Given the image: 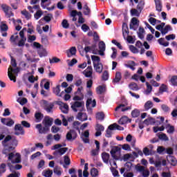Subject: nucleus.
I'll list each match as a JSON object with an SVG mask.
<instances>
[{"label":"nucleus","instance_id":"0e129e2a","mask_svg":"<svg viewBox=\"0 0 177 177\" xmlns=\"http://www.w3.org/2000/svg\"><path fill=\"white\" fill-rule=\"evenodd\" d=\"M26 41H27V39H21L18 42V46H24Z\"/></svg>","mask_w":177,"mask_h":177},{"label":"nucleus","instance_id":"338daca9","mask_svg":"<svg viewBox=\"0 0 177 177\" xmlns=\"http://www.w3.org/2000/svg\"><path fill=\"white\" fill-rule=\"evenodd\" d=\"M143 153H144L145 156H150V154H151L150 149H149V148H147V147H145L143 149Z\"/></svg>","mask_w":177,"mask_h":177},{"label":"nucleus","instance_id":"58836bf2","mask_svg":"<svg viewBox=\"0 0 177 177\" xmlns=\"http://www.w3.org/2000/svg\"><path fill=\"white\" fill-rule=\"evenodd\" d=\"M52 19H53V15H52V14H48L47 15L44 17V20L46 23H49V21H50V20H52Z\"/></svg>","mask_w":177,"mask_h":177},{"label":"nucleus","instance_id":"49530a36","mask_svg":"<svg viewBox=\"0 0 177 177\" xmlns=\"http://www.w3.org/2000/svg\"><path fill=\"white\" fill-rule=\"evenodd\" d=\"M102 78L103 81H107L109 80V71H104L102 73Z\"/></svg>","mask_w":177,"mask_h":177},{"label":"nucleus","instance_id":"bb28decb","mask_svg":"<svg viewBox=\"0 0 177 177\" xmlns=\"http://www.w3.org/2000/svg\"><path fill=\"white\" fill-rule=\"evenodd\" d=\"M165 41V39L164 37H161L158 40V42L160 45H162V46H165V47L169 46V42L168 41L164 42Z\"/></svg>","mask_w":177,"mask_h":177},{"label":"nucleus","instance_id":"4468645a","mask_svg":"<svg viewBox=\"0 0 177 177\" xmlns=\"http://www.w3.org/2000/svg\"><path fill=\"white\" fill-rule=\"evenodd\" d=\"M133 26H137V27H139V21L136 19V17H133L131 21L130 24V29L131 30H136L135 28H133Z\"/></svg>","mask_w":177,"mask_h":177},{"label":"nucleus","instance_id":"2eb2a0df","mask_svg":"<svg viewBox=\"0 0 177 177\" xmlns=\"http://www.w3.org/2000/svg\"><path fill=\"white\" fill-rule=\"evenodd\" d=\"M172 26L171 25H166L165 28H163L161 30L162 35H166V34H168L169 31H172Z\"/></svg>","mask_w":177,"mask_h":177},{"label":"nucleus","instance_id":"052dcab7","mask_svg":"<svg viewBox=\"0 0 177 177\" xmlns=\"http://www.w3.org/2000/svg\"><path fill=\"white\" fill-rule=\"evenodd\" d=\"M122 150H126L127 151H130L131 150V146L129 145V144H124L122 146Z\"/></svg>","mask_w":177,"mask_h":177},{"label":"nucleus","instance_id":"aec40b11","mask_svg":"<svg viewBox=\"0 0 177 177\" xmlns=\"http://www.w3.org/2000/svg\"><path fill=\"white\" fill-rule=\"evenodd\" d=\"M156 9L158 12L162 11V4L161 3V0H154Z\"/></svg>","mask_w":177,"mask_h":177},{"label":"nucleus","instance_id":"a18cd8bd","mask_svg":"<svg viewBox=\"0 0 177 177\" xmlns=\"http://www.w3.org/2000/svg\"><path fill=\"white\" fill-rule=\"evenodd\" d=\"M68 150V147H64V148H60L58 149L57 153L60 154V156H63L66 152H67Z\"/></svg>","mask_w":177,"mask_h":177},{"label":"nucleus","instance_id":"a19ab883","mask_svg":"<svg viewBox=\"0 0 177 177\" xmlns=\"http://www.w3.org/2000/svg\"><path fill=\"white\" fill-rule=\"evenodd\" d=\"M91 175L93 177H96L99 175V171H97V169L96 168H93L91 170Z\"/></svg>","mask_w":177,"mask_h":177},{"label":"nucleus","instance_id":"864d4df0","mask_svg":"<svg viewBox=\"0 0 177 177\" xmlns=\"http://www.w3.org/2000/svg\"><path fill=\"white\" fill-rule=\"evenodd\" d=\"M64 161L65 165H70V164H71V161L70 160V157H68V156H64Z\"/></svg>","mask_w":177,"mask_h":177},{"label":"nucleus","instance_id":"a211bd4d","mask_svg":"<svg viewBox=\"0 0 177 177\" xmlns=\"http://www.w3.org/2000/svg\"><path fill=\"white\" fill-rule=\"evenodd\" d=\"M131 122V120L128 118L127 116H122L118 121V124H120V125H125V124H127V122Z\"/></svg>","mask_w":177,"mask_h":177},{"label":"nucleus","instance_id":"c03bdc74","mask_svg":"<svg viewBox=\"0 0 177 177\" xmlns=\"http://www.w3.org/2000/svg\"><path fill=\"white\" fill-rule=\"evenodd\" d=\"M8 75L10 81L16 82V77L13 75V73H12V72L8 71Z\"/></svg>","mask_w":177,"mask_h":177},{"label":"nucleus","instance_id":"9d476101","mask_svg":"<svg viewBox=\"0 0 177 177\" xmlns=\"http://www.w3.org/2000/svg\"><path fill=\"white\" fill-rule=\"evenodd\" d=\"M122 79V75L121 72H116L115 75V78L112 80V83L113 85H117V84H120V81Z\"/></svg>","mask_w":177,"mask_h":177},{"label":"nucleus","instance_id":"9b49d317","mask_svg":"<svg viewBox=\"0 0 177 177\" xmlns=\"http://www.w3.org/2000/svg\"><path fill=\"white\" fill-rule=\"evenodd\" d=\"M43 124L44 125H46V127H48L49 128H50V127H52V124H53V118L49 116H46L43 120Z\"/></svg>","mask_w":177,"mask_h":177},{"label":"nucleus","instance_id":"c756f323","mask_svg":"<svg viewBox=\"0 0 177 177\" xmlns=\"http://www.w3.org/2000/svg\"><path fill=\"white\" fill-rule=\"evenodd\" d=\"M145 111H147L148 110H150L151 107H153V102L150 100L147 101L145 105H144Z\"/></svg>","mask_w":177,"mask_h":177},{"label":"nucleus","instance_id":"6e6d98bb","mask_svg":"<svg viewBox=\"0 0 177 177\" xmlns=\"http://www.w3.org/2000/svg\"><path fill=\"white\" fill-rule=\"evenodd\" d=\"M146 85H147L146 92L147 93H151V91L153 89V87L151 86V85H150V84L148 82H146Z\"/></svg>","mask_w":177,"mask_h":177},{"label":"nucleus","instance_id":"423d86ee","mask_svg":"<svg viewBox=\"0 0 177 177\" xmlns=\"http://www.w3.org/2000/svg\"><path fill=\"white\" fill-rule=\"evenodd\" d=\"M80 111H84V102H78L75 101L72 105H71V109L75 111V113H77L78 111V109H80Z\"/></svg>","mask_w":177,"mask_h":177},{"label":"nucleus","instance_id":"e2e57ef3","mask_svg":"<svg viewBox=\"0 0 177 177\" xmlns=\"http://www.w3.org/2000/svg\"><path fill=\"white\" fill-rule=\"evenodd\" d=\"M54 93L57 95L59 96L60 94V85H57L55 88L54 89Z\"/></svg>","mask_w":177,"mask_h":177},{"label":"nucleus","instance_id":"ea45409f","mask_svg":"<svg viewBox=\"0 0 177 177\" xmlns=\"http://www.w3.org/2000/svg\"><path fill=\"white\" fill-rule=\"evenodd\" d=\"M170 82L171 85H173V86H177V76L176 75L172 76L170 80Z\"/></svg>","mask_w":177,"mask_h":177},{"label":"nucleus","instance_id":"412c9836","mask_svg":"<svg viewBox=\"0 0 177 177\" xmlns=\"http://www.w3.org/2000/svg\"><path fill=\"white\" fill-rule=\"evenodd\" d=\"M35 118L37 122H41V121H42V118H44V114L41 112H36L35 113Z\"/></svg>","mask_w":177,"mask_h":177},{"label":"nucleus","instance_id":"0eeeda50","mask_svg":"<svg viewBox=\"0 0 177 177\" xmlns=\"http://www.w3.org/2000/svg\"><path fill=\"white\" fill-rule=\"evenodd\" d=\"M36 129H38L39 133H48L50 131V127L46 125H44V127H42V124H37Z\"/></svg>","mask_w":177,"mask_h":177},{"label":"nucleus","instance_id":"09e8293b","mask_svg":"<svg viewBox=\"0 0 177 177\" xmlns=\"http://www.w3.org/2000/svg\"><path fill=\"white\" fill-rule=\"evenodd\" d=\"M11 61H10V64L11 67L16 68L17 67V62H16V59H15L13 57H10Z\"/></svg>","mask_w":177,"mask_h":177},{"label":"nucleus","instance_id":"8fccbe9b","mask_svg":"<svg viewBox=\"0 0 177 177\" xmlns=\"http://www.w3.org/2000/svg\"><path fill=\"white\" fill-rule=\"evenodd\" d=\"M49 62L50 64H52L53 63H59V62H61V59L59 58H57V57H53L52 59H49Z\"/></svg>","mask_w":177,"mask_h":177},{"label":"nucleus","instance_id":"5fc2aeb1","mask_svg":"<svg viewBox=\"0 0 177 177\" xmlns=\"http://www.w3.org/2000/svg\"><path fill=\"white\" fill-rule=\"evenodd\" d=\"M62 26L63 28H68L70 27V24H68V21L67 19H64L62 22Z\"/></svg>","mask_w":177,"mask_h":177},{"label":"nucleus","instance_id":"79ce46f5","mask_svg":"<svg viewBox=\"0 0 177 177\" xmlns=\"http://www.w3.org/2000/svg\"><path fill=\"white\" fill-rule=\"evenodd\" d=\"M17 156H18L15 160H11V162L12 164H20L21 162V159L20 157V154L16 153Z\"/></svg>","mask_w":177,"mask_h":177},{"label":"nucleus","instance_id":"c9c22d12","mask_svg":"<svg viewBox=\"0 0 177 177\" xmlns=\"http://www.w3.org/2000/svg\"><path fill=\"white\" fill-rule=\"evenodd\" d=\"M139 115H140V111L138 109H136L131 111V116L133 118H137Z\"/></svg>","mask_w":177,"mask_h":177},{"label":"nucleus","instance_id":"f03ea898","mask_svg":"<svg viewBox=\"0 0 177 177\" xmlns=\"http://www.w3.org/2000/svg\"><path fill=\"white\" fill-rule=\"evenodd\" d=\"M21 125H23L24 128H30L31 127V124L26 120L21 121V124H15V131H19L15 132V135L17 136H19V135H24L25 133L24 129L21 127Z\"/></svg>","mask_w":177,"mask_h":177},{"label":"nucleus","instance_id":"69168bd1","mask_svg":"<svg viewBox=\"0 0 177 177\" xmlns=\"http://www.w3.org/2000/svg\"><path fill=\"white\" fill-rule=\"evenodd\" d=\"M91 59L93 62H97V63H100V57L96 55H92Z\"/></svg>","mask_w":177,"mask_h":177},{"label":"nucleus","instance_id":"f3484780","mask_svg":"<svg viewBox=\"0 0 177 177\" xmlns=\"http://www.w3.org/2000/svg\"><path fill=\"white\" fill-rule=\"evenodd\" d=\"M102 161L105 164H109V160H110V154L106 152H102Z\"/></svg>","mask_w":177,"mask_h":177},{"label":"nucleus","instance_id":"de8ad7c7","mask_svg":"<svg viewBox=\"0 0 177 177\" xmlns=\"http://www.w3.org/2000/svg\"><path fill=\"white\" fill-rule=\"evenodd\" d=\"M129 50L132 53H139V50L133 45L129 46Z\"/></svg>","mask_w":177,"mask_h":177},{"label":"nucleus","instance_id":"3c124183","mask_svg":"<svg viewBox=\"0 0 177 177\" xmlns=\"http://www.w3.org/2000/svg\"><path fill=\"white\" fill-rule=\"evenodd\" d=\"M52 175H53V171L50 169H48L44 171V174L43 176L45 177H52Z\"/></svg>","mask_w":177,"mask_h":177},{"label":"nucleus","instance_id":"4d7b16f0","mask_svg":"<svg viewBox=\"0 0 177 177\" xmlns=\"http://www.w3.org/2000/svg\"><path fill=\"white\" fill-rule=\"evenodd\" d=\"M126 170L128 171H131V168H132V162H127L125 163L124 165Z\"/></svg>","mask_w":177,"mask_h":177},{"label":"nucleus","instance_id":"2f4dec72","mask_svg":"<svg viewBox=\"0 0 177 177\" xmlns=\"http://www.w3.org/2000/svg\"><path fill=\"white\" fill-rule=\"evenodd\" d=\"M160 93H164V92H168V86L162 84L159 88Z\"/></svg>","mask_w":177,"mask_h":177},{"label":"nucleus","instance_id":"dca6fc26","mask_svg":"<svg viewBox=\"0 0 177 177\" xmlns=\"http://www.w3.org/2000/svg\"><path fill=\"white\" fill-rule=\"evenodd\" d=\"M122 35L124 38H125V34L128 35L129 34V29L128 28V24L125 22H124L122 25Z\"/></svg>","mask_w":177,"mask_h":177},{"label":"nucleus","instance_id":"72a5a7b5","mask_svg":"<svg viewBox=\"0 0 177 177\" xmlns=\"http://www.w3.org/2000/svg\"><path fill=\"white\" fill-rule=\"evenodd\" d=\"M21 15L26 17L27 20H30L31 19V14L28 12L26 10H24L21 12Z\"/></svg>","mask_w":177,"mask_h":177},{"label":"nucleus","instance_id":"774afa93","mask_svg":"<svg viewBox=\"0 0 177 177\" xmlns=\"http://www.w3.org/2000/svg\"><path fill=\"white\" fill-rule=\"evenodd\" d=\"M111 172L113 176H120V174H118V170L115 169V168L111 167Z\"/></svg>","mask_w":177,"mask_h":177},{"label":"nucleus","instance_id":"39448f33","mask_svg":"<svg viewBox=\"0 0 177 177\" xmlns=\"http://www.w3.org/2000/svg\"><path fill=\"white\" fill-rule=\"evenodd\" d=\"M1 8L8 17H13V16H15V14L12 12V8H10V6L6 4H2Z\"/></svg>","mask_w":177,"mask_h":177},{"label":"nucleus","instance_id":"f257e3e1","mask_svg":"<svg viewBox=\"0 0 177 177\" xmlns=\"http://www.w3.org/2000/svg\"><path fill=\"white\" fill-rule=\"evenodd\" d=\"M2 145L7 147L3 151V154H6V151H13L17 147L18 141L16 138H12V136L8 135L2 141Z\"/></svg>","mask_w":177,"mask_h":177},{"label":"nucleus","instance_id":"b1692460","mask_svg":"<svg viewBox=\"0 0 177 177\" xmlns=\"http://www.w3.org/2000/svg\"><path fill=\"white\" fill-rule=\"evenodd\" d=\"M8 71H10V73H13V74H16V75H17L19 74V73H20V67H16V68H12V66H10L8 69Z\"/></svg>","mask_w":177,"mask_h":177},{"label":"nucleus","instance_id":"13d9d810","mask_svg":"<svg viewBox=\"0 0 177 177\" xmlns=\"http://www.w3.org/2000/svg\"><path fill=\"white\" fill-rule=\"evenodd\" d=\"M175 38H176L175 34L169 35L165 37V39H167V41H171V39L174 40Z\"/></svg>","mask_w":177,"mask_h":177},{"label":"nucleus","instance_id":"f8f14e48","mask_svg":"<svg viewBox=\"0 0 177 177\" xmlns=\"http://www.w3.org/2000/svg\"><path fill=\"white\" fill-rule=\"evenodd\" d=\"M94 66V70L96 71V73H98L99 74H102L103 73V64L100 62L93 63Z\"/></svg>","mask_w":177,"mask_h":177},{"label":"nucleus","instance_id":"cd10ccee","mask_svg":"<svg viewBox=\"0 0 177 177\" xmlns=\"http://www.w3.org/2000/svg\"><path fill=\"white\" fill-rule=\"evenodd\" d=\"M129 89H131V91H139V86H138V84L135 82H131L129 84Z\"/></svg>","mask_w":177,"mask_h":177},{"label":"nucleus","instance_id":"4be33fe9","mask_svg":"<svg viewBox=\"0 0 177 177\" xmlns=\"http://www.w3.org/2000/svg\"><path fill=\"white\" fill-rule=\"evenodd\" d=\"M156 136H158V139H160V140H164L165 142H167L168 140H169V139L168 138V136H167V134L165 133H157Z\"/></svg>","mask_w":177,"mask_h":177},{"label":"nucleus","instance_id":"473e14b6","mask_svg":"<svg viewBox=\"0 0 177 177\" xmlns=\"http://www.w3.org/2000/svg\"><path fill=\"white\" fill-rule=\"evenodd\" d=\"M144 8H145V1L141 0V1H140V2L138 3V4L137 6V9H138V10H139V12H142V10H143Z\"/></svg>","mask_w":177,"mask_h":177},{"label":"nucleus","instance_id":"680f3d73","mask_svg":"<svg viewBox=\"0 0 177 177\" xmlns=\"http://www.w3.org/2000/svg\"><path fill=\"white\" fill-rule=\"evenodd\" d=\"M69 52L72 56H74L77 53V48L73 46L70 48Z\"/></svg>","mask_w":177,"mask_h":177},{"label":"nucleus","instance_id":"ddd939ff","mask_svg":"<svg viewBox=\"0 0 177 177\" xmlns=\"http://www.w3.org/2000/svg\"><path fill=\"white\" fill-rule=\"evenodd\" d=\"M167 161H168V162H171V164L175 167L176 165V158L174 157V156H171V155H168L167 157Z\"/></svg>","mask_w":177,"mask_h":177},{"label":"nucleus","instance_id":"7ed1b4c3","mask_svg":"<svg viewBox=\"0 0 177 177\" xmlns=\"http://www.w3.org/2000/svg\"><path fill=\"white\" fill-rule=\"evenodd\" d=\"M110 153L113 160L118 161L121 158V148L115 146L111 149Z\"/></svg>","mask_w":177,"mask_h":177},{"label":"nucleus","instance_id":"4c0bfd02","mask_svg":"<svg viewBox=\"0 0 177 177\" xmlns=\"http://www.w3.org/2000/svg\"><path fill=\"white\" fill-rule=\"evenodd\" d=\"M6 172V164L1 163L0 165V176L2 175V174H5Z\"/></svg>","mask_w":177,"mask_h":177},{"label":"nucleus","instance_id":"6ab92c4d","mask_svg":"<svg viewBox=\"0 0 177 177\" xmlns=\"http://www.w3.org/2000/svg\"><path fill=\"white\" fill-rule=\"evenodd\" d=\"M77 120L80 121H86L88 120V115H86V113L80 112L77 113Z\"/></svg>","mask_w":177,"mask_h":177},{"label":"nucleus","instance_id":"c85d7f7f","mask_svg":"<svg viewBox=\"0 0 177 177\" xmlns=\"http://www.w3.org/2000/svg\"><path fill=\"white\" fill-rule=\"evenodd\" d=\"M59 109L64 114H67L68 113V105L67 104H64L63 106L59 107Z\"/></svg>","mask_w":177,"mask_h":177},{"label":"nucleus","instance_id":"bf43d9fd","mask_svg":"<svg viewBox=\"0 0 177 177\" xmlns=\"http://www.w3.org/2000/svg\"><path fill=\"white\" fill-rule=\"evenodd\" d=\"M54 174H55L58 176H60V175H62V171H60V168H59L58 167H55L54 168Z\"/></svg>","mask_w":177,"mask_h":177},{"label":"nucleus","instance_id":"a878e982","mask_svg":"<svg viewBox=\"0 0 177 177\" xmlns=\"http://www.w3.org/2000/svg\"><path fill=\"white\" fill-rule=\"evenodd\" d=\"M130 13L131 16H136V17H139L140 16V13H142L139 10L133 8L130 10Z\"/></svg>","mask_w":177,"mask_h":177},{"label":"nucleus","instance_id":"393cba45","mask_svg":"<svg viewBox=\"0 0 177 177\" xmlns=\"http://www.w3.org/2000/svg\"><path fill=\"white\" fill-rule=\"evenodd\" d=\"M96 92L97 95H102V93L106 92V87L104 86H99L96 88Z\"/></svg>","mask_w":177,"mask_h":177},{"label":"nucleus","instance_id":"e433bc0d","mask_svg":"<svg viewBox=\"0 0 177 177\" xmlns=\"http://www.w3.org/2000/svg\"><path fill=\"white\" fill-rule=\"evenodd\" d=\"M135 66H136V64L134 62V61H131L130 64L125 65L127 68H131V70H132L133 71H135Z\"/></svg>","mask_w":177,"mask_h":177},{"label":"nucleus","instance_id":"f704fd0d","mask_svg":"<svg viewBox=\"0 0 177 177\" xmlns=\"http://www.w3.org/2000/svg\"><path fill=\"white\" fill-rule=\"evenodd\" d=\"M166 129H167V133H174L175 132V127L169 124L166 125Z\"/></svg>","mask_w":177,"mask_h":177},{"label":"nucleus","instance_id":"6e6552de","mask_svg":"<svg viewBox=\"0 0 177 177\" xmlns=\"http://www.w3.org/2000/svg\"><path fill=\"white\" fill-rule=\"evenodd\" d=\"M83 74L86 78H92V74H93V69L92 68V66H88L83 71Z\"/></svg>","mask_w":177,"mask_h":177},{"label":"nucleus","instance_id":"7c9ffc66","mask_svg":"<svg viewBox=\"0 0 177 177\" xmlns=\"http://www.w3.org/2000/svg\"><path fill=\"white\" fill-rule=\"evenodd\" d=\"M95 118L96 120H99L100 121H103L104 120V113L103 112L97 113Z\"/></svg>","mask_w":177,"mask_h":177},{"label":"nucleus","instance_id":"37998d69","mask_svg":"<svg viewBox=\"0 0 177 177\" xmlns=\"http://www.w3.org/2000/svg\"><path fill=\"white\" fill-rule=\"evenodd\" d=\"M100 50H106V44H104V41H101L99 42L98 44Z\"/></svg>","mask_w":177,"mask_h":177},{"label":"nucleus","instance_id":"603ef678","mask_svg":"<svg viewBox=\"0 0 177 177\" xmlns=\"http://www.w3.org/2000/svg\"><path fill=\"white\" fill-rule=\"evenodd\" d=\"M43 13L42 11L39 10H37L35 14L34 15L35 16V19H36V20H38V19H39L41 17V16H42Z\"/></svg>","mask_w":177,"mask_h":177},{"label":"nucleus","instance_id":"5701e85b","mask_svg":"<svg viewBox=\"0 0 177 177\" xmlns=\"http://www.w3.org/2000/svg\"><path fill=\"white\" fill-rule=\"evenodd\" d=\"M92 104V107H96V100H93L92 101V98H88L86 100V107H89V105Z\"/></svg>","mask_w":177,"mask_h":177},{"label":"nucleus","instance_id":"20e7f679","mask_svg":"<svg viewBox=\"0 0 177 177\" xmlns=\"http://www.w3.org/2000/svg\"><path fill=\"white\" fill-rule=\"evenodd\" d=\"M41 104L47 113H53V107H55V104L53 102H49L46 100H43L41 102Z\"/></svg>","mask_w":177,"mask_h":177},{"label":"nucleus","instance_id":"1a4fd4ad","mask_svg":"<svg viewBox=\"0 0 177 177\" xmlns=\"http://www.w3.org/2000/svg\"><path fill=\"white\" fill-rule=\"evenodd\" d=\"M95 136H100L102 135V132H103V131H104V126H103L102 124H100L99 123H97L95 126Z\"/></svg>","mask_w":177,"mask_h":177}]
</instances>
